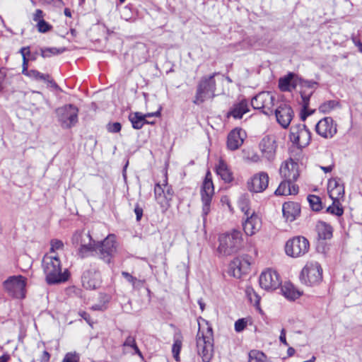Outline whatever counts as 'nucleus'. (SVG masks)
Returning <instances> with one entry per match:
<instances>
[{
    "instance_id": "obj_1",
    "label": "nucleus",
    "mask_w": 362,
    "mask_h": 362,
    "mask_svg": "<svg viewBox=\"0 0 362 362\" xmlns=\"http://www.w3.org/2000/svg\"><path fill=\"white\" fill-rule=\"evenodd\" d=\"M114 239V236H108L102 243L96 245L89 233L76 232L73 235L72 242L74 244H81L79 255L81 257H85L89 253L95 251L100 255V259L107 263H110L113 254L116 251Z\"/></svg>"
},
{
    "instance_id": "obj_2",
    "label": "nucleus",
    "mask_w": 362,
    "mask_h": 362,
    "mask_svg": "<svg viewBox=\"0 0 362 362\" xmlns=\"http://www.w3.org/2000/svg\"><path fill=\"white\" fill-rule=\"evenodd\" d=\"M43 272L48 284H55L68 280V269L62 272L61 262L56 255L46 254L42 261Z\"/></svg>"
},
{
    "instance_id": "obj_3",
    "label": "nucleus",
    "mask_w": 362,
    "mask_h": 362,
    "mask_svg": "<svg viewBox=\"0 0 362 362\" xmlns=\"http://www.w3.org/2000/svg\"><path fill=\"white\" fill-rule=\"evenodd\" d=\"M243 247V234L240 230L234 229L219 238L218 251L221 255L228 256L238 252Z\"/></svg>"
},
{
    "instance_id": "obj_4",
    "label": "nucleus",
    "mask_w": 362,
    "mask_h": 362,
    "mask_svg": "<svg viewBox=\"0 0 362 362\" xmlns=\"http://www.w3.org/2000/svg\"><path fill=\"white\" fill-rule=\"evenodd\" d=\"M197 347L198 354L204 362H209L214 353V337L211 327H207L206 330L199 329L197 335Z\"/></svg>"
},
{
    "instance_id": "obj_5",
    "label": "nucleus",
    "mask_w": 362,
    "mask_h": 362,
    "mask_svg": "<svg viewBox=\"0 0 362 362\" xmlns=\"http://www.w3.org/2000/svg\"><path fill=\"white\" fill-rule=\"evenodd\" d=\"M217 73L210 76H204L201 78L197 87L196 94L193 103L199 105L204 103L207 98H214L216 90V84L214 77Z\"/></svg>"
},
{
    "instance_id": "obj_6",
    "label": "nucleus",
    "mask_w": 362,
    "mask_h": 362,
    "mask_svg": "<svg viewBox=\"0 0 362 362\" xmlns=\"http://www.w3.org/2000/svg\"><path fill=\"white\" fill-rule=\"evenodd\" d=\"M300 279L307 286L318 284L322 279V269L320 264L317 262H308L301 271Z\"/></svg>"
},
{
    "instance_id": "obj_7",
    "label": "nucleus",
    "mask_w": 362,
    "mask_h": 362,
    "mask_svg": "<svg viewBox=\"0 0 362 362\" xmlns=\"http://www.w3.org/2000/svg\"><path fill=\"white\" fill-rule=\"evenodd\" d=\"M27 279L22 275L12 276L4 281L5 291L13 298L23 299L25 297Z\"/></svg>"
},
{
    "instance_id": "obj_8",
    "label": "nucleus",
    "mask_w": 362,
    "mask_h": 362,
    "mask_svg": "<svg viewBox=\"0 0 362 362\" xmlns=\"http://www.w3.org/2000/svg\"><path fill=\"white\" fill-rule=\"evenodd\" d=\"M310 248L308 240L303 236H296L286 243L285 252L291 257H300L305 255Z\"/></svg>"
},
{
    "instance_id": "obj_9",
    "label": "nucleus",
    "mask_w": 362,
    "mask_h": 362,
    "mask_svg": "<svg viewBox=\"0 0 362 362\" xmlns=\"http://www.w3.org/2000/svg\"><path fill=\"white\" fill-rule=\"evenodd\" d=\"M274 95L267 91L258 93L251 100V105L254 109L259 110L266 115H271L273 113L274 105Z\"/></svg>"
},
{
    "instance_id": "obj_10",
    "label": "nucleus",
    "mask_w": 362,
    "mask_h": 362,
    "mask_svg": "<svg viewBox=\"0 0 362 362\" xmlns=\"http://www.w3.org/2000/svg\"><path fill=\"white\" fill-rule=\"evenodd\" d=\"M214 193V185L211 178L210 173H207L201 189V197L202 202V217L205 221L206 216L210 212V206L212 197Z\"/></svg>"
},
{
    "instance_id": "obj_11",
    "label": "nucleus",
    "mask_w": 362,
    "mask_h": 362,
    "mask_svg": "<svg viewBox=\"0 0 362 362\" xmlns=\"http://www.w3.org/2000/svg\"><path fill=\"white\" fill-rule=\"evenodd\" d=\"M83 286L89 290L99 288L102 283L100 272L95 264H90L81 276Z\"/></svg>"
},
{
    "instance_id": "obj_12",
    "label": "nucleus",
    "mask_w": 362,
    "mask_h": 362,
    "mask_svg": "<svg viewBox=\"0 0 362 362\" xmlns=\"http://www.w3.org/2000/svg\"><path fill=\"white\" fill-rule=\"evenodd\" d=\"M277 143L274 135H265L259 143V149L263 158L272 163L276 158Z\"/></svg>"
},
{
    "instance_id": "obj_13",
    "label": "nucleus",
    "mask_w": 362,
    "mask_h": 362,
    "mask_svg": "<svg viewBox=\"0 0 362 362\" xmlns=\"http://www.w3.org/2000/svg\"><path fill=\"white\" fill-rule=\"evenodd\" d=\"M290 139L299 147H305L311 140V133L304 124H298L291 127Z\"/></svg>"
},
{
    "instance_id": "obj_14",
    "label": "nucleus",
    "mask_w": 362,
    "mask_h": 362,
    "mask_svg": "<svg viewBox=\"0 0 362 362\" xmlns=\"http://www.w3.org/2000/svg\"><path fill=\"white\" fill-rule=\"evenodd\" d=\"M259 281L260 286L266 291L275 290L281 284L279 274L272 269L262 272Z\"/></svg>"
},
{
    "instance_id": "obj_15",
    "label": "nucleus",
    "mask_w": 362,
    "mask_h": 362,
    "mask_svg": "<svg viewBox=\"0 0 362 362\" xmlns=\"http://www.w3.org/2000/svg\"><path fill=\"white\" fill-rule=\"evenodd\" d=\"M245 221L243 222V230L247 235H252L258 232L262 227V220L254 211H246Z\"/></svg>"
},
{
    "instance_id": "obj_16",
    "label": "nucleus",
    "mask_w": 362,
    "mask_h": 362,
    "mask_svg": "<svg viewBox=\"0 0 362 362\" xmlns=\"http://www.w3.org/2000/svg\"><path fill=\"white\" fill-rule=\"evenodd\" d=\"M316 132L325 139L332 138L337 133V124L330 117L320 119L315 125Z\"/></svg>"
},
{
    "instance_id": "obj_17",
    "label": "nucleus",
    "mask_w": 362,
    "mask_h": 362,
    "mask_svg": "<svg viewBox=\"0 0 362 362\" xmlns=\"http://www.w3.org/2000/svg\"><path fill=\"white\" fill-rule=\"evenodd\" d=\"M274 112L278 123L283 128H287L294 115L291 107L286 103H282L277 107Z\"/></svg>"
},
{
    "instance_id": "obj_18",
    "label": "nucleus",
    "mask_w": 362,
    "mask_h": 362,
    "mask_svg": "<svg viewBox=\"0 0 362 362\" xmlns=\"http://www.w3.org/2000/svg\"><path fill=\"white\" fill-rule=\"evenodd\" d=\"M269 180V175L267 173H258L254 175L250 181L248 182V189L252 192H262L267 188Z\"/></svg>"
},
{
    "instance_id": "obj_19",
    "label": "nucleus",
    "mask_w": 362,
    "mask_h": 362,
    "mask_svg": "<svg viewBox=\"0 0 362 362\" xmlns=\"http://www.w3.org/2000/svg\"><path fill=\"white\" fill-rule=\"evenodd\" d=\"M280 174L284 180L296 182L299 177L298 163L292 158L286 160L280 168Z\"/></svg>"
},
{
    "instance_id": "obj_20",
    "label": "nucleus",
    "mask_w": 362,
    "mask_h": 362,
    "mask_svg": "<svg viewBox=\"0 0 362 362\" xmlns=\"http://www.w3.org/2000/svg\"><path fill=\"white\" fill-rule=\"evenodd\" d=\"M250 263L248 259L242 257L235 258L229 265L230 274L235 278H241L250 269Z\"/></svg>"
},
{
    "instance_id": "obj_21",
    "label": "nucleus",
    "mask_w": 362,
    "mask_h": 362,
    "mask_svg": "<svg viewBox=\"0 0 362 362\" xmlns=\"http://www.w3.org/2000/svg\"><path fill=\"white\" fill-rule=\"evenodd\" d=\"M327 190L329 197L334 202H338L344 197V186L340 178H332L328 181Z\"/></svg>"
},
{
    "instance_id": "obj_22",
    "label": "nucleus",
    "mask_w": 362,
    "mask_h": 362,
    "mask_svg": "<svg viewBox=\"0 0 362 362\" xmlns=\"http://www.w3.org/2000/svg\"><path fill=\"white\" fill-rule=\"evenodd\" d=\"M246 137V133L242 129H234L228 136L227 146L228 149L235 151L239 148L243 144Z\"/></svg>"
},
{
    "instance_id": "obj_23",
    "label": "nucleus",
    "mask_w": 362,
    "mask_h": 362,
    "mask_svg": "<svg viewBox=\"0 0 362 362\" xmlns=\"http://www.w3.org/2000/svg\"><path fill=\"white\" fill-rule=\"evenodd\" d=\"M283 215L287 221L292 222L299 216L300 206L298 203L293 202H285L282 207Z\"/></svg>"
},
{
    "instance_id": "obj_24",
    "label": "nucleus",
    "mask_w": 362,
    "mask_h": 362,
    "mask_svg": "<svg viewBox=\"0 0 362 362\" xmlns=\"http://www.w3.org/2000/svg\"><path fill=\"white\" fill-rule=\"evenodd\" d=\"M159 112H156L153 113H148L146 115H143L141 112H136L134 113H132L129 116V119L132 124V127L135 129H140L143 127L145 124H148L149 122L146 119V117L158 116L159 115Z\"/></svg>"
},
{
    "instance_id": "obj_25",
    "label": "nucleus",
    "mask_w": 362,
    "mask_h": 362,
    "mask_svg": "<svg viewBox=\"0 0 362 362\" xmlns=\"http://www.w3.org/2000/svg\"><path fill=\"white\" fill-rule=\"evenodd\" d=\"M148 49L144 43H136L132 49V57L135 63L141 64L146 61L148 57Z\"/></svg>"
},
{
    "instance_id": "obj_26",
    "label": "nucleus",
    "mask_w": 362,
    "mask_h": 362,
    "mask_svg": "<svg viewBox=\"0 0 362 362\" xmlns=\"http://www.w3.org/2000/svg\"><path fill=\"white\" fill-rule=\"evenodd\" d=\"M247 112H249L247 101L242 100L240 102L233 105L228 113V116H231L235 119H240Z\"/></svg>"
},
{
    "instance_id": "obj_27",
    "label": "nucleus",
    "mask_w": 362,
    "mask_h": 362,
    "mask_svg": "<svg viewBox=\"0 0 362 362\" xmlns=\"http://www.w3.org/2000/svg\"><path fill=\"white\" fill-rule=\"evenodd\" d=\"M216 173L225 182H230L233 180V174L228 168L227 164L222 160H220L216 166Z\"/></svg>"
},
{
    "instance_id": "obj_28",
    "label": "nucleus",
    "mask_w": 362,
    "mask_h": 362,
    "mask_svg": "<svg viewBox=\"0 0 362 362\" xmlns=\"http://www.w3.org/2000/svg\"><path fill=\"white\" fill-rule=\"evenodd\" d=\"M318 237L322 240H328L332 237V228L323 221H319L316 226Z\"/></svg>"
},
{
    "instance_id": "obj_29",
    "label": "nucleus",
    "mask_w": 362,
    "mask_h": 362,
    "mask_svg": "<svg viewBox=\"0 0 362 362\" xmlns=\"http://www.w3.org/2000/svg\"><path fill=\"white\" fill-rule=\"evenodd\" d=\"M283 295L289 300H294L301 296V293L291 284H284L281 287Z\"/></svg>"
},
{
    "instance_id": "obj_30",
    "label": "nucleus",
    "mask_w": 362,
    "mask_h": 362,
    "mask_svg": "<svg viewBox=\"0 0 362 362\" xmlns=\"http://www.w3.org/2000/svg\"><path fill=\"white\" fill-rule=\"evenodd\" d=\"M56 115L59 122L64 128L68 127V109L66 105L56 110Z\"/></svg>"
},
{
    "instance_id": "obj_31",
    "label": "nucleus",
    "mask_w": 362,
    "mask_h": 362,
    "mask_svg": "<svg viewBox=\"0 0 362 362\" xmlns=\"http://www.w3.org/2000/svg\"><path fill=\"white\" fill-rule=\"evenodd\" d=\"M294 76V73H288L279 81V88L281 91H291V79Z\"/></svg>"
},
{
    "instance_id": "obj_32",
    "label": "nucleus",
    "mask_w": 362,
    "mask_h": 362,
    "mask_svg": "<svg viewBox=\"0 0 362 362\" xmlns=\"http://www.w3.org/2000/svg\"><path fill=\"white\" fill-rule=\"evenodd\" d=\"M165 189L163 185L162 186L159 183H157L154 187V194L156 200L162 207H165V201L163 197Z\"/></svg>"
},
{
    "instance_id": "obj_33",
    "label": "nucleus",
    "mask_w": 362,
    "mask_h": 362,
    "mask_svg": "<svg viewBox=\"0 0 362 362\" xmlns=\"http://www.w3.org/2000/svg\"><path fill=\"white\" fill-rule=\"evenodd\" d=\"M293 182L284 180L279 184L278 188L276 189L274 194L279 195H289L291 192L289 190V185Z\"/></svg>"
},
{
    "instance_id": "obj_34",
    "label": "nucleus",
    "mask_w": 362,
    "mask_h": 362,
    "mask_svg": "<svg viewBox=\"0 0 362 362\" xmlns=\"http://www.w3.org/2000/svg\"><path fill=\"white\" fill-rule=\"evenodd\" d=\"M20 52H21V54H22V57H23V71H22V73H23V74L26 75V71L25 70L26 69V71H29L28 69V62L30 59V47H22L21 49V50H20Z\"/></svg>"
},
{
    "instance_id": "obj_35",
    "label": "nucleus",
    "mask_w": 362,
    "mask_h": 362,
    "mask_svg": "<svg viewBox=\"0 0 362 362\" xmlns=\"http://www.w3.org/2000/svg\"><path fill=\"white\" fill-rule=\"evenodd\" d=\"M66 48L47 47L41 49V55L43 58L49 57L64 52Z\"/></svg>"
},
{
    "instance_id": "obj_36",
    "label": "nucleus",
    "mask_w": 362,
    "mask_h": 362,
    "mask_svg": "<svg viewBox=\"0 0 362 362\" xmlns=\"http://www.w3.org/2000/svg\"><path fill=\"white\" fill-rule=\"evenodd\" d=\"M338 105L339 103L336 100H327L323 103L322 105H320V106L319 107V110L325 114L329 113L332 110H334Z\"/></svg>"
},
{
    "instance_id": "obj_37",
    "label": "nucleus",
    "mask_w": 362,
    "mask_h": 362,
    "mask_svg": "<svg viewBox=\"0 0 362 362\" xmlns=\"http://www.w3.org/2000/svg\"><path fill=\"white\" fill-rule=\"evenodd\" d=\"M308 201L313 211H319L322 209V202L319 197L310 194L308 197Z\"/></svg>"
},
{
    "instance_id": "obj_38",
    "label": "nucleus",
    "mask_w": 362,
    "mask_h": 362,
    "mask_svg": "<svg viewBox=\"0 0 362 362\" xmlns=\"http://www.w3.org/2000/svg\"><path fill=\"white\" fill-rule=\"evenodd\" d=\"M25 71H26V76L36 81H44L48 79V78H49V74L40 73V71L35 69H30V71H26L25 69Z\"/></svg>"
},
{
    "instance_id": "obj_39",
    "label": "nucleus",
    "mask_w": 362,
    "mask_h": 362,
    "mask_svg": "<svg viewBox=\"0 0 362 362\" xmlns=\"http://www.w3.org/2000/svg\"><path fill=\"white\" fill-rule=\"evenodd\" d=\"M299 85L301 86L302 90H305L307 91L313 90L317 88L318 83L315 81H309L305 79H299Z\"/></svg>"
},
{
    "instance_id": "obj_40",
    "label": "nucleus",
    "mask_w": 362,
    "mask_h": 362,
    "mask_svg": "<svg viewBox=\"0 0 362 362\" xmlns=\"http://www.w3.org/2000/svg\"><path fill=\"white\" fill-rule=\"evenodd\" d=\"M78 109L77 107L69 104V127L78 122Z\"/></svg>"
},
{
    "instance_id": "obj_41",
    "label": "nucleus",
    "mask_w": 362,
    "mask_h": 362,
    "mask_svg": "<svg viewBox=\"0 0 362 362\" xmlns=\"http://www.w3.org/2000/svg\"><path fill=\"white\" fill-rule=\"evenodd\" d=\"M327 211L330 214H334L337 216H340L343 214L344 210L339 204V201L334 202L332 206H329Z\"/></svg>"
},
{
    "instance_id": "obj_42",
    "label": "nucleus",
    "mask_w": 362,
    "mask_h": 362,
    "mask_svg": "<svg viewBox=\"0 0 362 362\" xmlns=\"http://www.w3.org/2000/svg\"><path fill=\"white\" fill-rule=\"evenodd\" d=\"M313 94V90H310V91H307L305 90H300L303 107H304V108L309 107L310 98Z\"/></svg>"
},
{
    "instance_id": "obj_43",
    "label": "nucleus",
    "mask_w": 362,
    "mask_h": 362,
    "mask_svg": "<svg viewBox=\"0 0 362 362\" xmlns=\"http://www.w3.org/2000/svg\"><path fill=\"white\" fill-rule=\"evenodd\" d=\"M36 28L39 33H46L52 30V26L45 20H41L36 23Z\"/></svg>"
},
{
    "instance_id": "obj_44",
    "label": "nucleus",
    "mask_w": 362,
    "mask_h": 362,
    "mask_svg": "<svg viewBox=\"0 0 362 362\" xmlns=\"http://www.w3.org/2000/svg\"><path fill=\"white\" fill-rule=\"evenodd\" d=\"M163 189H165V193L163 195V197L165 198V207L168 206L170 205V202L173 199V191L170 186H168L167 183L163 185Z\"/></svg>"
},
{
    "instance_id": "obj_45",
    "label": "nucleus",
    "mask_w": 362,
    "mask_h": 362,
    "mask_svg": "<svg viewBox=\"0 0 362 362\" xmlns=\"http://www.w3.org/2000/svg\"><path fill=\"white\" fill-rule=\"evenodd\" d=\"M107 130L110 133H118L121 131L122 125L119 122H109L106 126Z\"/></svg>"
},
{
    "instance_id": "obj_46",
    "label": "nucleus",
    "mask_w": 362,
    "mask_h": 362,
    "mask_svg": "<svg viewBox=\"0 0 362 362\" xmlns=\"http://www.w3.org/2000/svg\"><path fill=\"white\" fill-rule=\"evenodd\" d=\"M64 246L63 243L59 240H52L51 241V247L49 253L50 255H54V251L57 250L62 249Z\"/></svg>"
},
{
    "instance_id": "obj_47",
    "label": "nucleus",
    "mask_w": 362,
    "mask_h": 362,
    "mask_svg": "<svg viewBox=\"0 0 362 362\" xmlns=\"http://www.w3.org/2000/svg\"><path fill=\"white\" fill-rule=\"evenodd\" d=\"M247 322L244 318L239 319L235 322V330L237 332H240L245 328Z\"/></svg>"
},
{
    "instance_id": "obj_48",
    "label": "nucleus",
    "mask_w": 362,
    "mask_h": 362,
    "mask_svg": "<svg viewBox=\"0 0 362 362\" xmlns=\"http://www.w3.org/2000/svg\"><path fill=\"white\" fill-rule=\"evenodd\" d=\"M315 110H309L308 107L304 108L302 107L300 117L302 121H305L307 117L315 112Z\"/></svg>"
},
{
    "instance_id": "obj_49",
    "label": "nucleus",
    "mask_w": 362,
    "mask_h": 362,
    "mask_svg": "<svg viewBox=\"0 0 362 362\" xmlns=\"http://www.w3.org/2000/svg\"><path fill=\"white\" fill-rule=\"evenodd\" d=\"M44 16H45V14H44L43 11L40 9H37L35 11V13H33V20L36 23H37V22L40 21L41 20H45Z\"/></svg>"
},
{
    "instance_id": "obj_50",
    "label": "nucleus",
    "mask_w": 362,
    "mask_h": 362,
    "mask_svg": "<svg viewBox=\"0 0 362 362\" xmlns=\"http://www.w3.org/2000/svg\"><path fill=\"white\" fill-rule=\"evenodd\" d=\"M181 347H182V341L179 339L175 340L173 345V348H172L173 354H175L176 355H180Z\"/></svg>"
},
{
    "instance_id": "obj_51",
    "label": "nucleus",
    "mask_w": 362,
    "mask_h": 362,
    "mask_svg": "<svg viewBox=\"0 0 362 362\" xmlns=\"http://www.w3.org/2000/svg\"><path fill=\"white\" fill-rule=\"evenodd\" d=\"M136 344V343L135 337L132 335H129L126 338V339L124 341L122 345L124 346H129V347L132 348Z\"/></svg>"
},
{
    "instance_id": "obj_52",
    "label": "nucleus",
    "mask_w": 362,
    "mask_h": 362,
    "mask_svg": "<svg viewBox=\"0 0 362 362\" xmlns=\"http://www.w3.org/2000/svg\"><path fill=\"white\" fill-rule=\"evenodd\" d=\"M121 12V16L126 21H128L130 18V8L129 6H126L123 7Z\"/></svg>"
},
{
    "instance_id": "obj_53",
    "label": "nucleus",
    "mask_w": 362,
    "mask_h": 362,
    "mask_svg": "<svg viewBox=\"0 0 362 362\" xmlns=\"http://www.w3.org/2000/svg\"><path fill=\"white\" fill-rule=\"evenodd\" d=\"M134 213L136 216V221H139L143 216V209L138 204L135 206Z\"/></svg>"
},
{
    "instance_id": "obj_54",
    "label": "nucleus",
    "mask_w": 362,
    "mask_h": 362,
    "mask_svg": "<svg viewBox=\"0 0 362 362\" xmlns=\"http://www.w3.org/2000/svg\"><path fill=\"white\" fill-rule=\"evenodd\" d=\"M6 76V69L4 67L0 68V91L3 88V83Z\"/></svg>"
},
{
    "instance_id": "obj_55",
    "label": "nucleus",
    "mask_w": 362,
    "mask_h": 362,
    "mask_svg": "<svg viewBox=\"0 0 362 362\" xmlns=\"http://www.w3.org/2000/svg\"><path fill=\"white\" fill-rule=\"evenodd\" d=\"M299 79L297 75L294 74V76L291 79V91L294 90L298 85H299Z\"/></svg>"
},
{
    "instance_id": "obj_56",
    "label": "nucleus",
    "mask_w": 362,
    "mask_h": 362,
    "mask_svg": "<svg viewBox=\"0 0 362 362\" xmlns=\"http://www.w3.org/2000/svg\"><path fill=\"white\" fill-rule=\"evenodd\" d=\"M246 293H247V296H248V297H249V298H250V300L251 301H252V300H253V299H252V294H253V296H254V297H255V298H256V299L255 300V302L256 303H257L259 302V299L258 296L256 295V293L254 292V291H253V289H252V288H247V290H246Z\"/></svg>"
},
{
    "instance_id": "obj_57",
    "label": "nucleus",
    "mask_w": 362,
    "mask_h": 362,
    "mask_svg": "<svg viewBox=\"0 0 362 362\" xmlns=\"http://www.w3.org/2000/svg\"><path fill=\"white\" fill-rule=\"evenodd\" d=\"M122 275L127 279V281L131 283L132 285L133 284L134 279H136V277L132 276L129 273L127 272H122Z\"/></svg>"
},
{
    "instance_id": "obj_58",
    "label": "nucleus",
    "mask_w": 362,
    "mask_h": 362,
    "mask_svg": "<svg viewBox=\"0 0 362 362\" xmlns=\"http://www.w3.org/2000/svg\"><path fill=\"white\" fill-rule=\"evenodd\" d=\"M144 281L140 280L136 278L132 284V286L135 289H140L144 286Z\"/></svg>"
},
{
    "instance_id": "obj_59",
    "label": "nucleus",
    "mask_w": 362,
    "mask_h": 362,
    "mask_svg": "<svg viewBox=\"0 0 362 362\" xmlns=\"http://www.w3.org/2000/svg\"><path fill=\"white\" fill-rule=\"evenodd\" d=\"M44 82L47 83L48 86L61 90L57 84L50 77L48 78V79H47L46 81H44Z\"/></svg>"
},
{
    "instance_id": "obj_60",
    "label": "nucleus",
    "mask_w": 362,
    "mask_h": 362,
    "mask_svg": "<svg viewBox=\"0 0 362 362\" xmlns=\"http://www.w3.org/2000/svg\"><path fill=\"white\" fill-rule=\"evenodd\" d=\"M50 358V354L47 351H44L42 356H40V362H48Z\"/></svg>"
},
{
    "instance_id": "obj_61",
    "label": "nucleus",
    "mask_w": 362,
    "mask_h": 362,
    "mask_svg": "<svg viewBox=\"0 0 362 362\" xmlns=\"http://www.w3.org/2000/svg\"><path fill=\"white\" fill-rule=\"evenodd\" d=\"M279 340L284 345H286V346L288 345L287 341H286V330H285V329H282L281 330V334H280V337H279Z\"/></svg>"
},
{
    "instance_id": "obj_62",
    "label": "nucleus",
    "mask_w": 362,
    "mask_h": 362,
    "mask_svg": "<svg viewBox=\"0 0 362 362\" xmlns=\"http://www.w3.org/2000/svg\"><path fill=\"white\" fill-rule=\"evenodd\" d=\"M106 308L105 303L95 304L93 305L91 309L93 310H100L103 311Z\"/></svg>"
},
{
    "instance_id": "obj_63",
    "label": "nucleus",
    "mask_w": 362,
    "mask_h": 362,
    "mask_svg": "<svg viewBox=\"0 0 362 362\" xmlns=\"http://www.w3.org/2000/svg\"><path fill=\"white\" fill-rule=\"evenodd\" d=\"M298 186L297 185L291 183L289 185V190L291 192V194H297L298 193Z\"/></svg>"
},
{
    "instance_id": "obj_64",
    "label": "nucleus",
    "mask_w": 362,
    "mask_h": 362,
    "mask_svg": "<svg viewBox=\"0 0 362 362\" xmlns=\"http://www.w3.org/2000/svg\"><path fill=\"white\" fill-rule=\"evenodd\" d=\"M79 356L76 353H69V362H78Z\"/></svg>"
}]
</instances>
